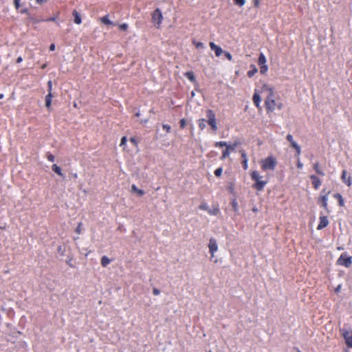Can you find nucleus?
Instances as JSON below:
<instances>
[{
    "label": "nucleus",
    "mask_w": 352,
    "mask_h": 352,
    "mask_svg": "<svg viewBox=\"0 0 352 352\" xmlns=\"http://www.w3.org/2000/svg\"><path fill=\"white\" fill-rule=\"evenodd\" d=\"M251 179L254 182L252 185V188L257 191H262L265 185L267 184V181L262 180V176L260 175L259 173L256 170H254L250 174Z\"/></svg>",
    "instance_id": "obj_1"
},
{
    "label": "nucleus",
    "mask_w": 352,
    "mask_h": 352,
    "mask_svg": "<svg viewBox=\"0 0 352 352\" xmlns=\"http://www.w3.org/2000/svg\"><path fill=\"white\" fill-rule=\"evenodd\" d=\"M277 163L276 157L270 155L261 161V166L263 171L274 170Z\"/></svg>",
    "instance_id": "obj_2"
},
{
    "label": "nucleus",
    "mask_w": 352,
    "mask_h": 352,
    "mask_svg": "<svg viewBox=\"0 0 352 352\" xmlns=\"http://www.w3.org/2000/svg\"><path fill=\"white\" fill-rule=\"evenodd\" d=\"M163 20V16L160 8H156L151 15V21L157 28H160Z\"/></svg>",
    "instance_id": "obj_3"
},
{
    "label": "nucleus",
    "mask_w": 352,
    "mask_h": 352,
    "mask_svg": "<svg viewBox=\"0 0 352 352\" xmlns=\"http://www.w3.org/2000/svg\"><path fill=\"white\" fill-rule=\"evenodd\" d=\"M206 117L208 118L207 122L210 126L213 131H216L218 129L215 114L211 109L206 111Z\"/></svg>",
    "instance_id": "obj_4"
},
{
    "label": "nucleus",
    "mask_w": 352,
    "mask_h": 352,
    "mask_svg": "<svg viewBox=\"0 0 352 352\" xmlns=\"http://www.w3.org/2000/svg\"><path fill=\"white\" fill-rule=\"evenodd\" d=\"M265 105L266 109L270 111L274 110L277 106L275 100H274L273 93L271 91H269V94L265 99Z\"/></svg>",
    "instance_id": "obj_5"
},
{
    "label": "nucleus",
    "mask_w": 352,
    "mask_h": 352,
    "mask_svg": "<svg viewBox=\"0 0 352 352\" xmlns=\"http://www.w3.org/2000/svg\"><path fill=\"white\" fill-rule=\"evenodd\" d=\"M337 263L340 265L349 267L352 263V257L348 256L346 252L342 253L338 258Z\"/></svg>",
    "instance_id": "obj_6"
},
{
    "label": "nucleus",
    "mask_w": 352,
    "mask_h": 352,
    "mask_svg": "<svg viewBox=\"0 0 352 352\" xmlns=\"http://www.w3.org/2000/svg\"><path fill=\"white\" fill-rule=\"evenodd\" d=\"M266 58L263 53L259 54V57L258 59V65L260 67V73L261 74H265L268 71V67L266 65Z\"/></svg>",
    "instance_id": "obj_7"
},
{
    "label": "nucleus",
    "mask_w": 352,
    "mask_h": 352,
    "mask_svg": "<svg viewBox=\"0 0 352 352\" xmlns=\"http://www.w3.org/2000/svg\"><path fill=\"white\" fill-rule=\"evenodd\" d=\"M287 142L289 143V146L295 150V157L298 158L301 153V147L296 141L294 140L293 137L291 135H287Z\"/></svg>",
    "instance_id": "obj_8"
},
{
    "label": "nucleus",
    "mask_w": 352,
    "mask_h": 352,
    "mask_svg": "<svg viewBox=\"0 0 352 352\" xmlns=\"http://www.w3.org/2000/svg\"><path fill=\"white\" fill-rule=\"evenodd\" d=\"M340 332L345 340L347 346L352 348V332L344 328L340 329Z\"/></svg>",
    "instance_id": "obj_9"
},
{
    "label": "nucleus",
    "mask_w": 352,
    "mask_h": 352,
    "mask_svg": "<svg viewBox=\"0 0 352 352\" xmlns=\"http://www.w3.org/2000/svg\"><path fill=\"white\" fill-rule=\"evenodd\" d=\"M208 248H209V252L211 254V258H212L214 256V252H216L218 250V245H217V241L214 239L211 238L210 239L209 244H208Z\"/></svg>",
    "instance_id": "obj_10"
},
{
    "label": "nucleus",
    "mask_w": 352,
    "mask_h": 352,
    "mask_svg": "<svg viewBox=\"0 0 352 352\" xmlns=\"http://www.w3.org/2000/svg\"><path fill=\"white\" fill-rule=\"evenodd\" d=\"M209 45H210L211 50L214 52L215 56L217 57L220 56L223 53V51L221 49V47H219V45H216L214 43L210 42L209 43Z\"/></svg>",
    "instance_id": "obj_11"
},
{
    "label": "nucleus",
    "mask_w": 352,
    "mask_h": 352,
    "mask_svg": "<svg viewBox=\"0 0 352 352\" xmlns=\"http://www.w3.org/2000/svg\"><path fill=\"white\" fill-rule=\"evenodd\" d=\"M329 224V220L327 217L322 216L320 217V222L317 227L318 230H322L327 227Z\"/></svg>",
    "instance_id": "obj_12"
},
{
    "label": "nucleus",
    "mask_w": 352,
    "mask_h": 352,
    "mask_svg": "<svg viewBox=\"0 0 352 352\" xmlns=\"http://www.w3.org/2000/svg\"><path fill=\"white\" fill-rule=\"evenodd\" d=\"M252 100L254 104L257 108H260V102L261 101V98L260 95L258 94L257 90H255V92L253 95Z\"/></svg>",
    "instance_id": "obj_13"
},
{
    "label": "nucleus",
    "mask_w": 352,
    "mask_h": 352,
    "mask_svg": "<svg viewBox=\"0 0 352 352\" xmlns=\"http://www.w3.org/2000/svg\"><path fill=\"white\" fill-rule=\"evenodd\" d=\"M310 178L312 181V184L315 189H318L321 185L320 179L315 175H312L310 176Z\"/></svg>",
    "instance_id": "obj_14"
},
{
    "label": "nucleus",
    "mask_w": 352,
    "mask_h": 352,
    "mask_svg": "<svg viewBox=\"0 0 352 352\" xmlns=\"http://www.w3.org/2000/svg\"><path fill=\"white\" fill-rule=\"evenodd\" d=\"M100 21L104 24V25H115V23L111 21V20H109V14H106L104 16H103L102 17H100L99 19Z\"/></svg>",
    "instance_id": "obj_15"
},
{
    "label": "nucleus",
    "mask_w": 352,
    "mask_h": 352,
    "mask_svg": "<svg viewBox=\"0 0 352 352\" xmlns=\"http://www.w3.org/2000/svg\"><path fill=\"white\" fill-rule=\"evenodd\" d=\"M241 144V142L240 141V140L237 139V140H235L234 141V142L231 144H227V146L226 148H228V150H229L230 151H234L235 150V148Z\"/></svg>",
    "instance_id": "obj_16"
},
{
    "label": "nucleus",
    "mask_w": 352,
    "mask_h": 352,
    "mask_svg": "<svg viewBox=\"0 0 352 352\" xmlns=\"http://www.w3.org/2000/svg\"><path fill=\"white\" fill-rule=\"evenodd\" d=\"M250 69L247 72V76L249 78H252L258 72V69L256 65L253 64L250 65Z\"/></svg>",
    "instance_id": "obj_17"
},
{
    "label": "nucleus",
    "mask_w": 352,
    "mask_h": 352,
    "mask_svg": "<svg viewBox=\"0 0 352 352\" xmlns=\"http://www.w3.org/2000/svg\"><path fill=\"white\" fill-rule=\"evenodd\" d=\"M72 15L74 18V23L79 25L82 23L80 14L76 10H73Z\"/></svg>",
    "instance_id": "obj_18"
},
{
    "label": "nucleus",
    "mask_w": 352,
    "mask_h": 352,
    "mask_svg": "<svg viewBox=\"0 0 352 352\" xmlns=\"http://www.w3.org/2000/svg\"><path fill=\"white\" fill-rule=\"evenodd\" d=\"M342 179L343 180V182L348 186H350L351 185V177H349L347 179H346V170H343L342 173Z\"/></svg>",
    "instance_id": "obj_19"
},
{
    "label": "nucleus",
    "mask_w": 352,
    "mask_h": 352,
    "mask_svg": "<svg viewBox=\"0 0 352 352\" xmlns=\"http://www.w3.org/2000/svg\"><path fill=\"white\" fill-rule=\"evenodd\" d=\"M52 97L53 96L52 93H48L45 96V106L48 109H50L51 107Z\"/></svg>",
    "instance_id": "obj_20"
},
{
    "label": "nucleus",
    "mask_w": 352,
    "mask_h": 352,
    "mask_svg": "<svg viewBox=\"0 0 352 352\" xmlns=\"http://www.w3.org/2000/svg\"><path fill=\"white\" fill-rule=\"evenodd\" d=\"M208 214L210 215H218L220 213V210L218 206L213 207L212 209L208 210Z\"/></svg>",
    "instance_id": "obj_21"
},
{
    "label": "nucleus",
    "mask_w": 352,
    "mask_h": 352,
    "mask_svg": "<svg viewBox=\"0 0 352 352\" xmlns=\"http://www.w3.org/2000/svg\"><path fill=\"white\" fill-rule=\"evenodd\" d=\"M100 263L101 265L105 267L111 263V260L107 256H103L101 258Z\"/></svg>",
    "instance_id": "obj_22"
},
{
    "label": "nucleus",
    "mask_w": 352,
    "mask_h": 352,
    "mask_svg": "<svg viewBox=\"0 0 352 352\" xmlns=\"http://www.w3.org/2000/svg\"><path fill=\"white\" fill-rule=\"evenodd\" d=\"M131 190L136 192L140 197L143 196L144 194V192L142 190L138 189L135 184L131 186Z\"/></svg>",
    "instance_id": "obj_23"
},
{
    "label": "nucleus",
    "mask_w": 352,
    "mask_h": 352,
    "mask_svg": "<svg viewBox=\"0 0 352 352\" xmlns=\"http://www.w3.org/2000/svg\"><path fill=\"white\" fill-rule=\"evenodd\" d=\"M52 170L60 176H63L62 170L60 166L56 164H53L52 166Z\"/></svg>",
    "instance_id": "obj_24"
},
{
    "label": "nucleus",
    "mask_w": 352,
    "mask_h": 352,
    "mask_svg": "<svg viewBox=\"0 0 352 352\" xmlns=\"http://www.w3.org/2000/svg\"><path fill=\"white\" fill-rule=\"evenodd\" d=\"M185 76L192 82H195L196 80L195 76L192 72H188L185 73Z\"/></svg>",
    "instance_id": "obj_25"
},
{
    "label": "nucleus",
    "mask_w": 352,
    "mask_h": 352,
    "mask_svg": "<svg viewBox=\"0 0 352 352\" xmlns=\"http://www.w3.org/2000/svg\"><path fill=\"white\" fill-rule=\"evenodd\" d=\"M207 121L204 118H200L197 120L199 127L201 130H204L206 128V122Z\"/></svg>",
    "instance_id": "obj_26"
},
{
    "label": "nucleus",
    "mask_w": 352,
    "mask_h": 352,
    "mask_svg": "<svg viewBox=\"0 0 352 352\" xmlns=\"http://www.w3.org/2000/svg\"><path fill=\"white\" fill-rule=\"evenodd\" d=\"M334 197L338 199V204L340 206H344V199L340 194H339V193L335 194Z\"/></svg>",
    "instance_id": "obj_27"
},
{
    "label": "nucleus",
    "mask_w": 352,
    "mask_h": 352,
    "mask_svg": "<svg viewBox=\"0 0 352 352\" xmlns=\"http://www.w3.org/2000/svg\"><path fill=\"white\" fill-rule=\"evenodd\" d=\"M192 43L195 46V47L197 48V49H199V48H204V43L202 42H201V41H197L196 40H192Z\"/></svg>",
    "instance_id": "obj_28"
},
{
    "label": "nucleus",
    "mask_w": 352,
    "mask_h": 352,
    "mask_svg": "<svg viewBox=\"0 0 352 352\" xmlns=\"http://www.w3.org/2000/svg\"><path fill=\"white\" fill-rule=\"evenodd\" d=\"M321 201H322V206L324 208H327V200L328 197L327 195H323L321 197Z\"/></svg>",
    "instance_id": "obj_29"
},
{
    "label": "nucleus",
    "mask_w": 352,
    "mask_h": 352,
    "mask_svg": "<svg viewBox=\"0 0 352 352\" xmlns=\"http://www.w3.org/2000/svg\"><path fill=\"white\" fill-rule=\"evenodd\" d=\"M230 151L229 150H228L227 148H226V149L223 150L222 152L221 160H224V159L228 157L230 155Z\"/></svg>",
    "instance_id": "obj_30"
},
{
    "label": "nucleus",
    "mask_w": 352,
    "mask_h": 352,
    "mask_svg": "<svg viewBox=\"0 0 352 352\" xmlns=\"http://www.w3.org/2000/svg\"><path fill=\"white\" fill-rule=\"evenodd\" d=\"M314 169L316 170V172L322 175V176H324V173L322 170H320V168H319V166H318V164L316 163L314 165Z\"/></svg>",
    "instance_id": "obj_31"
},
{
    "label": "nucleus",
    "mask_w": 352,
    "mask_h": 352,
    "mask_svg": "<svg viewBox=\"0 0 352 352\" xmlns=\"http://www.w3.org/2000/svg\"><path fill=\"white\" fill-rule=\"evenodd\" d=\"M199 208L200 210H206L207 212H208V210H209V208H208V206L207 205V204L206 203H201L199 206Z\"/></svg>",
    "instance_id": "obj_32"
},
{
    "label": "nucleus",
    "mask_w": 352,
    "mask_h": 352,
    "mask_svg": "<svg viewBox=\"0 0 352 352\" xmlns=\"http://www.w3.org/2000/svg\"><path fill=\"white\" fill-rule=\"evenodd\" d=\"M214 146L216 147H223V146H227V142H223V141H221V142H215L214 144Z\"/></svg>",
    "instance_id": "obj_33"
},
{
    "label": "nucleus",
    "mask_w": 352,
    "mask_h": 352,
    "mask_svg": "<svg viewBox=\"0 0 352 352\" xmlns=\"http://www.w3.org/2000/svg\"><path fill=\"white\" fill-rule=\"evenodd\" d=\"M118 28L122 31H126L128 30L129 26L127 23H124L119 25Z\"/></svg>",
    "instance_id": "obj_34"
},
{
    "label": "nucleus",
    "mask_w": 352,
    "mask_h": 352,
    "mask_svg": "<svg viewBox=\"0 0 352 352\" xmlns=\"http://www.w3.org/2000/svg\"><path fill=\"white\" fill-rule=\"evenodd\" d=\"M82 226V223L81 222H80L75 230V232L76 234H81Z\"/></svg>",
    "instance_id": "obj_35"
},
{
    "label": "nucleus",
    "mask_w": 352,
    "mask_h": 352,
    "mask_svg": "<svg viewBox=\"0 0 352 352\" xmlns=\"http://www.w3.org/2000/svg\"><path fill=\"white\" fill-rule=\"evenodd\" d=\"M223 168L219 167L214 170V175L216 177H220L222 174Z\"/></svg>",
    "instance_id": "obj_36"
},
{
    "label": "nucleus",
    "mask_w": 352,
    "mask_h": 352,
    "mask_svg": "<svg viewBox=\"0 0 352 352\" xmlns=\"http://www.w3.org/2000/svg\"><path fill=\"white\" fill-rule=\"evenodd\" d=\"M239 153H241L242 160H248L247 154L244 150H240Z\"/></svg>",
    "instance_id": "obj_37"
},
{
    "label": "nucleus",
    "mask_w": 352,
    "mask_h": 352,
    "mask_svg": "<svg viewBox=\"0 0 352 352\" xmlns=\"http://www.w3.org/2000/svg\"><path fill=\"white\" fill-rule=\"evenodd\" d=\"M223 54L228 60L231 61L232 60V56L230 52L225 51Z\"/></svg>",
    "instance_id": "obj_38"
},
{
    "label": "nucleus",
    "mask_w": 352,
    "mask_h": 352,
    "mask_svg": "<svg viewBox=\"0 0 352 352\" xmlns=\"http://www.w3.org/2000/svg\"><path fill=\"white\" fill-rule=\"evenodd\" d=\"M233 210L236 212L238 210V204L235 199L231 202Z\"/></svg>",
    "instance_id": "obj_39"
},
{
    "label": "nucleus",
    "mask_w": 352,
    "mask_h": 352,
    "mask_svg": "<svg viewBox=\"0 0 352 352\" xmlns=\"http://www.w3.org/2000/svg\"><path fill=\"white\" fill-rule=\"evenodd\" d=\"M162 128H163L164 130L166 131V133H170V132L171 127H170V125L164 124L162 125Z\"/></svg>",
    "instance_id": "obj_40"
},
{
    "label": "nucleus",
    "mask_w": 352,
    "mask_h": 352,
    "mask_svg": "<svg viewBox=\"0 0 352 352\" xmlns=\"http://www.w3.org/2000/svg\"><path fill=\"white\" fill-rule=\"evenodd\" d=\"M234 2L239 6H243L245 3V0H234Z\"/></svg>",
    "instance_id": "obj_41"
},
{
    "label": "nucleus",
    "mask_w": 352,
    "mask_h": 352,
    "mask_svg": "<svg viewBox=\"0 0 352 352\" xmlns=\"http://www.w3.org/2000/svg\"><path fill=\"white\" fill-rule=\"evenodd\" d=\"M179 124H180V127L182 129H184L185 128L186 125V121L184 118H182V120H180L179 121Z\"/></svg>",
    "instance_id": "obj_42"
},
{
    "label": "nucleus",
    "mask_w": 352,
    "mask_h": 352,
    "mask_svg": "<svg viewBox=\"0 0 352 352\" xmlns=\"http://www.w3.org/2000/svg\"><path fill=\"white\" fill-rule=\"evenodd\" d=\"M130 142L135 146H138V140H136L135 138L134 137H131L130 138Z\"/></svg>",
    "instance_id": "obj_43"
},
{
    "label": "nucleus",
    "mask_w": 352,
    "mask_h": 352,
    "mask_svg": "<svg viewBox=\"0 0 352 352\" xmlns=\"http://www.w3.org/2000/svg\"><path fill=\"white\" fill-rule=\"evenodd\" d=\"M47 159L50 161V162H54V160H55V157L54 155H52V153H48L47 155Z\"/></svg>",
    "instance_id": "obj_44"
},
{
    "label": "nucleus",
    "mask_w": 352,
    "mask_h": 352,
    "mask_svg": "<svg viewBox=\"0 0 352 352\" xmlns=\"http://www.w3.org/2000/svg\"><path fill=\"white\" fill-rule=\"evenodd\" d=\"M47 91L48 93H52V82L51 80H49L47 82Z\"/></svg>",
    "instance_id": "obj_45"
},
{
    "label": "nucleus",
    "mask_w": 352,
    "mask_h": 352,
    "mask_svg": "<svg viewBox=\"0 0 352 352\" xmlns=\"http://www.w3.org/2000/svg\"><path fill=\"white\" fill-rule=\"evenodd\" d=\"M248 160H242V162H241L242 166H243L244 170H247L248 168Z\"/></svg>",
    "instance_id": "obj_46"
},
{
    "label": "nucleus",
    "mask_w": 352,
    "mask_h": 352,
    "mask_svg": "<svg viewBox=\"0 0 352 352\" xmlns=\"http://www.w3.org/2000/svg\"><path fill=\"white\" fill-rule=\"evenodd\" d=\"M127 139L126 136H123L121 139L120 146H124L126 143Z\"/></svg>",
    "instance_id": "obj_47"
},
{
    "label": "nucleus",
    "mask_w": 352,
    "mask_h": 352,
    "mask_svg": "<svg viewBox=\"0 0 352 352\" xmlns=\"http://www.w3.org/2000/svg\"><path fill=\"white\" fill-rule=\"evenodd\" d=\"M20 1L21 0H14V3L16 9H19L20 8Z\"/></svg>",
    "instance_id": "obj_48"
},
{
    "label": "nucleus",
    "mask_w": 352,
    "mask_h": 352,
    "mask_svg": "<svg viewBox=\"0 0 352 352\" xmlns=\"http://www.w3.org/2000/svg\"><path fill=\"white\" fill-rule=\"evenodd\" d=\"M261 0H253L254 7L258 8L260 6Z\"/></svg>",
    "instance_id": "obj_49"
},
{
    "label": "nucleus",
    "mask_w": 352,
    "mask_h": 352,
    "mask_svg": "<svg viewBox=\"0 0 352 352\" xmlns=\"http://www.w3.org/2000/svg\"><path fill=\"white\" fill-rule=\"evenodd\" d=\"M302 166H303V164L300 162V157H298V158H297V166H298V168H301L302 167Z\"/></svg>",
    "instance_id": "obj_50"
},
{
    "label": "nucleus",
    "mask_w": 352,
    "mask_h": 352,
    "mask_svg": "<svg viewBox=\"0 0 352 352\" xmlns=\"http://www.w3.org/2000/svg\"><path fill=\"white\" fill-rule=\"evenodd\" d=\"M160 290H159L158 289H157V288H154V289H153V294L155 296H157V295H159V294H160Z\"/></svg>",
    "instance_id": "obj_51"
},
{
    "label": "nucleus",
    "mask_w": 352,
    "mask_h": 352,
    "mask_svg": "<svg viewBox=\"0 0 352 352\" xmlns=\"http://www.w3.org/2000/svg\"><path fill=\"white\" fill-rule=\"evenodd\" d=\"M56 21L55 17H51V18H49V19L45 20V21Z\"/></svg>",
    "instance_id": "obj_52"
},
{
    "label": "nucleus",
    "mask_w": 352,
    "mask_h": 352,
    "mask_svg": "<svg viewBox=\"0 0 352 352\" xmlns=\"http://www.w3.org/2000/svg\"><path fill=\"white\" fill-rule=\"evenodd\" d=\"M55 50V45L54 43L51 44L50 46V50L54 51Z\"/></svg>",
    "instance_id": "obj_53"
},
{
    "label": "nucleus",
    "mask_w": 352,
    "mask_h": 352,
    "mask_svg": "<svg viewBox=\"0 0 352 352\" xmlns=\"http://www.w3.org/2000/svg\"><path fill=\"white\" fill-rule=\"evenodd\" d=\"M22 61H23V58H22V57H21V56L18 57V58H17V59H16V63H21Z\"/></svg>",
    "instance_id": "obj_54"
},
{
    "label": "nucleus",
    "mask_w": 352,
    "mask_h": 352,
    "mask_svg": "<svg viewBox=\"0 0 352 352\" xmlns=\"http://www.w3.org/2000/svg\"><path fill=\"white\" fill-rule=\"evenodd\" d=\"M46 1H47V0H36V2L38 4H42L43 3L46 2Z\"/></svg>",
    "instance_id": "obj_55"
},
{
    "label": "nucleus",
    "mask_w": 352,
    "mask_h": 352,
    "mask_svg": "<svg viewBox=\"0 0 352 352\" xmlns=\"http://www.w3.org/2000/svg\"><path fill=\"white\" fill-rule=\"evenodd\" d=\"M340 289H341V285H339L335 289L336 292H339L340 291Z\"/></svg>",
    "instance_id": "obj_56"
},
{
    "label": "nucleus",
    "mask_w": 352,
    "mask_h": 352,
    "mask_svg": "<svg viewBox=\"0 0 352 352\" xmlns=\"http://www.w3.org/2000/svg\"><path fill=\"white\" fill-rule=\"evenodd\" d=\"M3 94H0V99H2L3 98Z\"/></svg>",
    "instance_id": "obj_57"
},
{
    "label": "nucleus",
    "mask_w": 352,
    "mask_h": 352,
    "mask_svg": "<svg viewBox=\"0 0 352 352\" xmlns=\"http://www.w3.org/2000/svg\"><path fill=\"white\" fill-rule=\"evenodd\" d=\"M140 113L139 112H137V113H135V116H137V117H139V116H140Z\"/></svg>",
    "instance_id": "obj_58"
},
{
    "label": "nucleus",
    "mask_w": 352,
    "mask_h": 352,
    "mask_svg": "<svg viewBox=\"0 0 352 352\" xmlns=\"http://www.w3.org/2000/svg\"><path fill=\"white\" fill-rule=\"evenodd\" d=\"M45 67H46V65H45V64H44V65L42 66V69L45 68Z\"/></svg>",
    "instance_id": "obj_59"
},
{
    "label": "nucleus",
    "mask_w": 352,
    "mask_h": 352,
    "mask_svg": "<svg viewBox=\"0 0 352 352\" xmlns=\"http://www.w3.org/2000/svg\"><path fill=\"white\" fill-rule=\"evenodd\" d=\"M27 12L26 9L25 10L22 11V12Z\"/></svg>",
    "instance_id": "obj_60"
},
{
    "label": "nucleus",
    "mask_w": 352,
    "mask_h": 352,
    "mask_svg": "<svg viewBox=\"0 0 352 352\" xmlns=\"http://www.w3.org/2000/svg\"><path fill=\"white\" fill-rule=\"evenodd\" d=\"M253 210H254V212L257 211V210H256V208H254V209H253Z\"/></svg>",
    "instance_id": "obj_61"
},
{
    "label": "nucleus",
    "mask_w": 352,
    "mask_h": 352,
    "mask_svg": "<svg viewBox=\"0 0 352 352\" xmlns=\"http://www.w3.org/2000/svg\"><path fill=\"white\" fill-rule=\"evenodd\" d=\"M296 352H300V351L297 349Z\"/></svg>",
    "instance_id": "obj_62"
},
{
    "label": "nucleus",
    "mask_w": 352,
    "mask_h": 352,
    "mask_svg": "<svg viewBox=\"0 0 352 352\" xmlns=\"http://www.w3.org/2000/svg\"><path fill=\"white\" fill-rule=\"evenodd\" d=\"M209 352H212V351H209Z\"/></svg>",
    "instance_id": "obj_63"
}]
</instances>
